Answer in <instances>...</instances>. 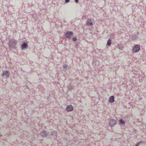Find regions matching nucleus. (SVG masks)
<instances>
[{"label":"nucleus","instance_id":"f257e3e1","mask_svg":"<svg viewBox=\"0 0 146 146\" xmlns=\"http://www.w3.org/2000/svg\"><path fill=\"white\" fill-rule=\"evenodd\" d=\"M73 33L72 32H67L66 33L65 36L66 37L68 38H70L71 37L73 36Z\"/></svg>","mask_w":146,"mask_h":146},{"label":"nucleus","instance_id":"f03ea898","mask_svg":"<svg viewBox=\"0 0 146 146\" xmlns=\"http://www.w3.org/2000/svg\"><path fill=\"white\" fill-rule=\"evenodd\" d=\"M140 49V46L138 45H136L133 48V50L135 52H137L139 51Z\"/></svg>","mask_w":146,"mask_h":146},{"label":"nucleus","instance_id":"7ed1b4c3","mask_svg":"<svg viewBox=\"0 0 146 146\" xmlns=\"http://www.w3.org/2000/svg\"><path fill=\"white\" fill-rule=\"evenodd\" d=\"M73 106L71 105H69L67 106L66 108V110L68 112H70L73 110Z\"/></svg>","mask_w":146,"mask_h":146},{"label":"nucleus","instance_id":"20e7f679","mask_svg":"<svg viewBox=\"0 0 146 146\" xmlns=\"http://www.w3.org/2000/svg\"><path fill=\"white\" fill-rule=\"evenodd\" d=\"M116 123V121L113 119H111L109 122L110 125L111 126H113Z\"/></svg>","mask_w":146,"mask_h":146},{"label":"nucleus","instance_id":"39448f33","mask_svg":"<svg viewBox=\"0 0 146 146\" xmlns=\"http://www.w3.org/2000/svg\"><path fill=\"white\" fill-rule=\"evenodd\" d=\"M9 75V73L7 71H4L3 73V76L8 77Z\"/></svg>","mask_w":146,"mask_h":146},{"label":"nucleus","instance_id":"423d86ee","mask_svg":"<svg viewBox=\"0 0 146 146\" xmlns=\"http://www.w3.org/2000/svg\"><path fill=\"white\" fill-rule=\"evenodd\" d=\"M86 25L88 26H92L93 25L92 23L91 22V19H88L86 23Z\"/></svg>","mask_w":146,"mask_h":146},{"label":"nucleus","instance_id":"0eeeda50","mask_svg":"<svg viewBox=\"0 0 146 146\" xmlns=\"http://www.w3.org/2000/svg\"><path fill=\"white\" fill-rule=\"evenodd\" d=\"M114 101V97L113 96H111L110 98L109 102L111 103H113Z\"/></svg>","mask_w":146,"mask_h":146},{"label":"nucleus","instance_id":"6e6552de","mask_svg":"<svg viewBox=\"0 0 146 146\" xmlns=\"http://www.w3.org/2000/svg\"><path fill=\"white\" fill-rule=\"evenodd\" d=\"M27 46V44L26 42H24L21 45V47L22 49H23L25 48H26Z\"/></svg>","mask_w":146,"mask_h":146},{"label":"nucleus","instance_id":"1a4fd4ad","mask_svg":"<svg viewBox=\"0 0 146 146\" xmlns=\"http://www.w3.org/2000/svg\"><path fill=\"white\" fill-rule=\"evenodd\" d=\"M41 134L42 136L45 137L46 136V133L44 131H43L41 132Z\"/></svg>","mask_w":146,"mask_h":146},{"label":"nucleus","instance_id":"9d476101","mask_svg":"<svg viewBox=\"0 0 146 146\" xmlns=\"http://www.w3.org/2000/svg\"><path fill=\"white\" fill-rule=\"evenodd\" d=\"M117 48L120 49H122L123 47L121 44L117 46Z\"/></svg>","mask_w":146,"mask_h":146},{"label":"nucleus","instance_id":"9b49d317","mask_svg":"<svg viewBox=\"0 0 146 146\" xmlns=\"http://www.w3.org/2000/svg\"><path fill=\"white\" fill-rule=\"evenodd\" d=\"M111 44V40L110 39H109L107 41V44L108 45L110 46Z\"/></svg>","mask_w":146,"mask_h":146},{"label":"nucleus","instance_id":"f8f14e48","mask_svg":"<svg viewBox=\"0 0 146 146\" xmlns=\"http://www.w3.org/2000/svg\"><path fill=\"white\" fill-rule=\"evenodd\" d=\"M119 121H120V123L122 124H124L125 123V122L122 119H120V120Z\"/></svg>","mask_w":146,"mask_h":146},{"label":"nucleus","instance_id":"ddd939ff","mask_svg":"<svg viewBox=\"0 0 146 146\" xmlns=\"http://www.w3.org/2000/svg\"><path fill=\"white\" fill-rule=\"evenodd\" d=\"M143 143V141H141L139 142L138 143H137L136 145L135 146H138L140 144H142Z\"/></svg>","mask_w":146,"mask_h":146},{"label":"nucleus","instance_id":"4468645a","mask_svg":"<svg viewBox=\"0 0 146 146\" xmlns=\"http://www.w3.org/2000/svg\"><path fill=\"white\" fill-rule=\"evenodd\" d=\"M72 40L73 41H75L77 40V38L75 37H73L72 38Z\"/></svg>","mask_w":146,"mask_h":146},{"label":"nucleus","instance_id":"2eb2a0df","mask_svg":"<svg viewBox=\"0 0 146 146\" xmlns=\"http://www.w3.org/2000/svg\"><path fill=\"white\" fill-rule=\"evenodd\" d=\"M70 0H65V2L66 3L68 2Z\"/></svg>","mask_w":146,"mask_h":146},{"label":"nucleus","instance_id":"dca6fc26","mask_svg":"<svg viewBox=\"0 0 146 146\" xmlns=\"http://www.w3.org/2000/svg\"><path fill=\"white\" fill-rule=\"evenodd\" d=\"M75 2L76 3H77L78 1V0H75Z\"/></svg>","mask_w":146,"mask_h":146},{"label":"nucleus","instance_id":"f3484780","mask_svg":"<svg viewBox=\"0 0 146 146\" xmlns=\"http://www.w3.org/2000/svg\"><path fill=\"white\" fill-rule=\"evenodd\" d=\"M14 45H15V41H14Z\"/></svg>","mask_w":146,"mask_h":146}]
</instances>
